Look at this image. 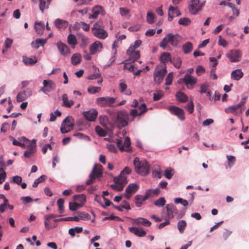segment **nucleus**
<instances>
[{"instance_id": "nucleus-1", "label": "nucleus", "mask_w": 249, "mask_h": 249, "mask_svg": "<svg viewBox=\"0 0 249 249\" xmlns=\"http://www.w3.org/2000/svg\"><path fill=\"white\" fill-rule=\"evenodd\" d=\"M180 36L178 35H173L172 33L168 34L160 42V47L166 49L168 47V44H170L173 47H177L180 41Z\"/></svg>"}, {"instance_id": "nucleus-2", "label": "nucleus", "mask_w": 249, "mask_h": 249, "mask_svg": "<svg viewBox=\"0 0 249 249\" xmlns=\"http://www.w3.org/2000/svg\"><path fill=\"white\" fill-rule=\"evenodd\" d=\"M134 165L136 171L142 176L147 175L149 172V165L145 160H140L138 157H136L134 161Z\"/></svg>"}, {"instance_id": "nucleus-3", "label": "nucleus", "mask_w": 249, "mask_h": 249, "mask_svg": "<svg viewBox=\"0 0 249 249\" xmlns=\"http://www.w3.org/2000/svg\"><path fill=\"white\" fill-rule=\"evenodd\" d=\"M115 115L116 118L114 121L119 127H124L128 124L129 114L126 111L119 110L115 113Z\"/></svg>"}, {"instance_id": "nucleus-4", "label": "nucleus", "mask_w": 249, "mask_h": 249, "mask_svg": "<svg viewBox=\"0 0 249 249\" xmlns=\"http://www.w3.org/2000/svg\"><path fill=\"white\" fill-rule=\"evenodd\" d=\"M74 126V120L71 116H67L61 124L60 130L62 133H66L71 130Z\"/></svg>"}, {"instance_id": "nucleus-5", "label": "nucleus", "mask_w": 249, "mask_h": 249, "mask_svg": "<svg viewBox=\"0 0 249 249\" xmlns=\"http://www.w3.org/2000/svg\"><path fill=\"white\" fill-rule=\"evenodd\" d=\"M116 98L106 96L97 98L96 99V103L101 107H113V104L115 102Z\"/></svg>"}, {"instance_id": "nucleus-6", "label": "nucleus", "mask_w": 249, "mask_h": 249, "mask_svg": "<svg viewBox=\"0 0 249 249\" xmlns=\"http://www.w3.org/2000/svg\"><path fill=\"white\" fill-rule=\"evenodd\" d=\"M205 2L200 3L199 0H191L189 3V10L192 15H196L201 11Z\"/></svg>"}, {"instance_id": "nucleus-7", "label": "nucleus", "mask_w": 249, "mask_h": 249, "mask_svg": "<svg viewBox=\"0 0 249 249\" xmlns=\"http://www.w3.org/2000/svg\"><path fill=\"white\" fill-rule=\"evenodd\" d=\"M167 215L169 219L173 218L175 215H177L178 219L181 218L184 215V213L178 214V211L177 207L173 204H168L166 206Z\"/></svg>"}, {"instance_id": "nucleus-8", "label": "nucleus", "mask_w": 249, "mask_h": 249, "mask_svg": "<svg viewBox=\"0 0 249 249\" xmlns=\"http://www.w3.org/2000/svg\"><path fill=\"white\" fill-rule=\"evenodd\" d=\"M114 182L115 183L110 185L111 188L118 191H121L124 189L127 181L125 178H121L117 177L114 178Z\"/></svg>"}, {"instance_id": "nucleus-9", "label": "nucleus", "mask_w": 249, "mask_h": 249, "mask_svg": "<svg viewBox=\"0 0 249 249\" xmlns=\"http://www.w3.org/2000/svg\"><path fill=\"white\" fill-rule=\"evenodd\" d=\"M167 72L166 67L162 68H157L155 70L154 73V81L155 83L159 84L163 80L165 73Z\"/></svg>"}, {"instance_id": "nucleus-10", "label": "nucleus", "mask_w": 249, "mask_h": 249, "mask_svg": "<svg viewBox=\"0 0 249 249\" xmlns=\"http://www.w3.org/2000/svg\"><path fill=\"white\" fill-rule=\"evenodd\" d=\"M168 110L172 114L177 116L181 121L185 120V112L183 109L175 106H171L168 107Z\"/></svg>"}, {"instance_id": "nucleus-11", "label": "nucleus", "mask_w": 249, "mask_h": 249, "mask_svg": "<svg viewBox=\"0 0 249 249\" xmlns=\"http://www.w3.org/2000/svg\"><path fill=\"white\" fill-rule=\"evenodd\" d=\"M241 52L237 50H230L226 54L227 57L229 59L231 62H239L241 57Z\"/></svg>"}, {"instance_id": "nucleus-12", "label": "nucleus", "mask_w": 249, "mask_h": 249, "mask_svg": "<svg viewBox=\"0 0 249 249\" xmlns=\"http://www.w3.org/2000/svg\"><path fill=\"white\" fill-rule=\"evenodd\" d=\"M97 164H94L92 171L89 175V178L86 182L87 185L91 184L94 182L96 178H97L102 175V171H100V169L97 170Z\"/></svg>"}, {"instance_id": "nucleus-13", "label": "nucleus", "mask_w": 249, "mask_h": 249, "mask_svg": "<svg viewBox=\"0 0 249 249\" xmlns=\"http://www.w3.org/2000/svg\"><path fill=\"white\" fill-rule=\"evenodd\" d=\"M91 14H89V18L96 19L98 18L99 14L105 15L106 12L103 7L97 5H95L91 9Z\"/></svg>"}, {"instance_id": "nucleus-14", "label": "nucleus", "mask_w": 249, "mask_h": 249, "mask_svg": "<svg viewBox=\"0 0 249 249\" xmlns=\"http://www.w3.org/2000/svg\"><path fill=\"white\" fill-rule=\"evenodd\" d=\"M180 81H182L184 82L187 88L190 89H192L193 88L194 85L196 83V79L190 75V74L187 73L183 78L180 79Z\"/></svg>"}, {"instance_id": "nucleus-15", "label": "nucleus", "mask_w": 249, "mask_h": 249, "mask_svg": "<svg viewBox=\"0 0 249 249\" xmlns=\"http://www.w3.org/2000/svg\"><path fill=\"white\" fill-rule=\"evenodd\" d=\"M83 115L87 120L94 122L97 117L98 111L95 109H91L89 111H84Z\"/></svg>"}, {"instance_id": "nucleus-16", "label": "nucleus", "mask_w": 249, "mask_h": 249, "mask_svg": "<svg viewBox=\"0 0 249 249\" xmlns=\"http://www.w3.org/2000/svg\"><path fill=\"white\" fill-rule=\"evenodd\" d=\"M126 53L129 57V61H132L133 63L140 57V51H135L132 47H129Z\"/></svg>"}, {"instance_id": "nucleus-17", "label": "nucleus", "mask_w": 249, "mask_h": 249, "mask_svg": "<svg viewBox=\"0 0 249 249\" xmlns=\"http://www.w3.org/2000/svg\"><path fill=\"white\" fill-rule=\"evenodd\" d=\"M168 18L169 21H171L175 17H178L181 15V13L177 7L170 6L168 9Z\"/></svg>"}, {"instance_id": "nucleus-18", "label": "nucleus", "mask_w": 249, "mask_h": 249, "mask_svg": "<svg viewBox=\"0 0 249 249\" xmlns=\"http://www.w3.org/2000/svg\"><path fill=\"white\" fill-rule=\"evenodd\" d=\"M57 46L59 52L63 55L66 56L71 53V50L66 44L59 41L57 43Z\"/></svg>"}, {"instance_id": "nucleus-19", "label": "nucleus", "mask_w": 249, "mask_h": 249, "mask_svg": "<svg viewBox=\"0 0 249 249\" xmlns=\"http://www.w3.org/2000/svg\"><path fill=\"white\" fill-rule=\"evenodd\" d=\"M32 94L30 89H27L22 92L18 93L17 96V101L18 102H22L31 96Z\"/></svg>"}, {"instance_id": "nucleus-20", "label": "nucleus", "mask_w": 249, "mask_h": 249, "mask_svg": "<svg viewBox=\"0 0 249 249\" xmlns=\"http://www.w3.org/2000/svg\"><path fill=\"white\" fill-rule=\"evenodd\" d=\"M130 140L129 137H126L124 139V145H122V141H119L117 142V145L119 147L120 150L121 151H131L130 148Z\"/></svg>"}, {"instance_id": "nucleus-21", "label": "nucleus", "mask_w": 249, "mask_h": 249, "mask_svg": "<svg viewBox=\"0 0 249 249\" xmlns=\"http://www.w3.org/2000/svg\"><path fill=\"white\" fill-rule=\"evenodd\" d=\"M30 143L26 145L27 149L25 151L24 156H28L30 154H34L36 150V141L33 140L32 141L29 140Z\"/></svg>"}, {"instance_id": "nucleus-22", "label": "nucleus", "mask_w": 249, "mask_h": 249, "mask_svg": "<svg viewBox=\"0 0 249 249\" xmlns=\"http://www.w3.org/2000/svg\"><path fill=\"white\" fill-rule=\"evenodd\" d=\"M244 108H239L237 105L230 106L225 109V111L227 113H231L235 116H238L244 110Z\"/></svg>"}, {"instance_id": "nucleus-23", "label": "nucleus", "mask_w": 249, "mask_h": 249, "mask_svg": "<svg viewBox=\"0 0 249 249\" xmlns=\"http://www.w3.org/2000/svg\"><path fill=\"white\" fill-rule=\"evenodd\" d=\"M128 229L131 233L140 237H144L146 234V232L142 228L132 227H129Z\"/></svg>"}, {"instance_id": "nucleus-24", "label": "nucleus", "mask_w": 249, "mask_h": 249, "mask_svg": "<svg viewBox=\"0 0 249 249\" xmlns=\"http://www.w3.org/2000/svg\"><path fill=\"white\" fill-rule=\"evenodd\" d=\"M103 48L101 42L96 41L92 43L90 46V52L92 54H95L97 52H99Z\"/></svg>"}, {"instance_id": "nucleus-25", "label": "nucleus", "mask_w": 249, "mask_h": 249, "mask_svg": "<svg viewBox=\"0 0 249 249\" xmlns=\"http://www.w3.org/2000/svg\"><path fill=\"white\" fill-rule=\"evenodd\" d=\"M91 31L93 35L99 38L104 39L107 36V33L104 29H99Z\"/></svg>"}, {"instance_id": "nucleus-26", "label": "nucleus", "mask_w": 249, "mask_h": 249, "mask_svg": "<svg viewBox=\"0 0 249 249\" xmlns=\"http://www.w3.org/2000/svg\"><path fill=\"white\" fill-rule=\"evenodd\" d=\"M132 220L135 224L142 225L145 227H149L151 225V222L149 220L143 217H139L133 219Z\"/></svg>"}, {"instance_id": "nucleus-27", "label": "nucleus", "mask_w": 249, "mask_h": 249, "mask_svg": "<svg viewBox=\"0 0 249 249\" xmlns=\"http://www.w3.org/2000/svg\"><path fill=\"white\" fill-rule=\"evenodd\" d=\"M54 24L56 27L59 30H64L68 27L69 24L66 20L57 18L54 21Z\"/></svg>"}, {"instance_id": "nucleus-28", "label": "nucleus", "mask_w": 249, "mask_h": 249, "mask_svg": "<svg viewBox=\"0 0 249 249\" xmlns=\"http://www.w3.org/2000/svg\"><path fill=\"white\" fill-rule=\"evenodd\" d=\"M139 188V185L136 183H130L126 188L125 193L132 194L136 193Z\"/></svg>"}, {"instance_id": "nucleus-29", "label": "nucleus", "mask_w": 249, "mask_h": 249, "mask_svg": "<svg viewBox=\"0 0 249 249\" xmlns=\"http://www.w3.org/2000/svg\"><path fill=\"white\" fill-rule=\"evenodd\" d=\"M244 73L241 69H236L232 71L231 78L234 80H239L243 77Z\"/></svg>"}, {"instance_id": "nucleus-30", "label": "nucleus", "mask_w": 249, "mask_h": 249, "mask_svg": "<svg viewBox=\"0 0 249 249\" xmlns=\"http://www.w3.org/2000/svg\"><path fill=\"white\" fill-rule=\"evenodd\" d=\"M46 39L37 38L31 43L33 48L37 49L40 46H43L46 43Z\"/></svg>"}, {"instance_id": "nucleus-31", "label": "nucleus", "mask_w": 249, "mask_h": 249, "mask_svg": "<svg viewBox=\"0 0 249 249\" xmlns=\"http://www.w3.org/2000/svg\"><path fill=\"white\" fill-rule=\"evenodd\" d=\"M100 124L101 125L107 128V125H109L112 127V124L109 122L108 118L106 115H101L99 117Z\"/></svg>"}, {"instance_id": "nucleus-32", "label": "nucleus", "mask_w": 249, "mask_h": 249, "mask_svg": "<svg viewBox=\"0 0 249 249\" xmlns=\"http://www.w3.org/2000/svg\"><path fill=\"white\" fill-rule=\"evenodd\" d=\"M62 99L63 101V106L71 107L74 105V101L71 100H69L67 94H64L62 95Z\"/></svg>"}, {"instance_id": "nucleus-33", "label": "nucleus", "mask_w": 249, "mask_h": 249, "mask_svg": "<svg viewBox=\"0 0 249 249\" xmlns=\"http://www.w3.org/2000/svg\"><path fill=\"white\" fill-rule=\"evenodd\" d=\"M35 29L38 35H41L44 29V23L41 21H36L35 23Z\"/></svg>"}, {"instance_id": "nucleus-34", "label": "nucleus", "mask_w": 249, "mask_h": 249, "mask_svg": "<svg viewBox=\"0 0 249 249\" xmlns=\"http://www.w3.org/2000/svg\"><path fill=\"white\" fill-rule=\"evenodd\" d=\"M177 100L181 103H185L188 101V96L183 92L178 91L176 94Z\"/></svg>"}, {"instance_id": "nucleus-35", "label": "nucleus", "mask_w": 249, "mask_h": 249, "mask_svg": "<svg viewBox=\"0 0 249 249\" xmlns=\"http://www.w3.org/2000/svg\"><path fill=\"white\" fill-rule=\"evenodd\" d=\"M43 84L44 87L49 89L50 91L55 89L56 88L55 83L51 80H44L43 81Z\"/></svg>"}, {"instance_id": "nucleus-36", "label": "nucleus", "mask_w": 249, "mask_h": 249, "mask_svg": "<svg viewBox=\"0 0 249 249\" xmlns=\"http://www.w3.org/2000/svg\"><path fill=\"white\" fill-rule=\"evenodd\" d=\"M160 59L162 63H166L171 62L172 58L170 53L164 52L160 55Z\"/></svg>"}, {"instance_id": "nucleus-37", "label": "nucleus", "mask_w": 249, "mask_h": 249, "mask_svg": "<svg viewBox=\"0 0 249 249\" xmlns=\"http://www.w3.org/2000/svg\"><path fill=\"white\" fill-rule=\"evenodd\" d=\"M193 49V46L191 42H187L182 45V50L184 53H190Z\"/></svg>"}, {"instance_id": "nucleus-38", "label": "nucleus", "mask_w": 249, "mask_h": 249, "mask_svg": "<svg viewBox=\"0 0 249 249\" xmlns=\"http://www.w3.org/2000/svg\"><path fill=\"white\" fill-rule=\"evenodd\" d=\"M187 226L186 222L184 220H179L177 223V228L180 233H183Z\"/></svg>"}, {"instance_id": "nucleus-39", "label": "nucleus", "mask_w": 249, "mask_h": 249, "mask_svg": "<svg viewBox=\"0 0 249 249\" xmlns=\"http://www.w3.org/2000/svg\"><path fill=\"white\" fill-rule=\"evenodd\" d=\"M23 62L26 65H32L37 62V59L36 57L29 58L27 56H23Z\"/></svg>"}, {"instance_id": "nucleus-40", "label": "nucleus", "mask_w": 249, "mask_h": 249, "mask_svg": "<svg viewBox=\"0 0 249 249\" xmlns=\"http://www.w3.org/2000/svg\"><path fill=\"white\" fill-rule=\"evenodd\" d=\"M81 60V56L79 53H74L71 56V62L73 65H76L79 64Z\"/></svg>"}, {"instance_id": "nucleus-41", "label": "nucleus", "mask_w": 249, "mask_h": 249, "mask_svg": "<svg viewBox=\"0 0 249 249\" xmlns=\"http://www.w3.org/2000/svg\"><path fill=\"white\" fill-rule=\"evenodd\" d=\"M73 199L74 200H77L78 201L80 202L81 204L82 205L85 203L86 201V196L84 194L74 195L73 196Z\"/></svg>"}, {"instance_id": "nucleus-42", "label": "nucleus", "mask_w": 249, "mask_h": 249, "mask_svg": "<svg viewBox=\"0 0 249 249\" xmlns=\"http://www.w3.org/2000/svg\"><path fill=\"white\" fill-rule=\"evenodd\" d=\"M171 63L173 64L175 68L179 69L181 66L182 60L179 57H174L173 59H171Z\"/></svg>"}, {"instance_id": "nucleus-43", "label": "nucleus", "mask_w": 249, "mask_h": 249, "mask_svg": "<svg viewBox=\"0 0 249 249\" xmlns=\"http://www.w3.org/2000/svg\"><path fill=\"white\" fill-rule=\"evenodd\" d=\"M144 196H142V195H138L135 196V204L136 205L140 207L142 206L143 202L146 200H144Z\"/></svg>"}, {"instance_id": "nucleus-44", "label": "nucleus", "mask_w": 249, "mask_h": 249, "mask_svg": "<svg viewBox=\"0 0 249 249\" xmlns=\"http://www.w3.org/2000/svg\"><path fill=\"white\" fill-rule=\"evenodd\" d=\"M62 221H75L76 222H78L79 221V217H77V216H73V217H67L65 218H61L59 219H55L54 220V221L55 222H60Z\"/></svg>"}, {"instance_id": "nucleus-45", "label": "nucleus", "mask_w": 249, "mask_h": 249, "mask_svg": "<svg viewBox=\"0 0 249 249\" xmlns=\"http://www.w3.org/2000/svg\"><path fill=\"white\" fill-rule=\"evenodd\" d=\"M67 41L69 44L72 45L74 47L77 44V40L75 35L73 34H70L67 38Z\"/></svg>"}, {"instance_id": "nucleus-46", "label": "nucleus", "mask_w": 249, "mask_h": 249, "mask_svg": "<svg viewBox=\"0 0 249 249\" xmlns=\"http://www.w3.org/2000/svg\"><path fill=\"white\" fill-rule=\"evenodd\" d=\"M56 216L57 215L54 214H50L45 216L44 225L47 230H49L50 228V226L48 221L50 219L56 217Z\"/></svg>"}, {"instance_id": "nucleus-47", "label": "nucleus", "mask_w": 249, "mask_h": 249, "mask_svg": "<svg viewBox=\"0 0 249 249\" xmlns=\"http://www.w3.org/2000/svg\"><path fill=\"white\" fill-rule=\"evenodd\" d=\"M29 143V140L25 137H22L19 139V142L18 146L21 147H26V145Z\"/></svg>"}, {"instance_id": "nucleus-48", "label": "nucleus", "mask_w": 249, "mask_h": 249, "mask_svg": "<svg viewBox=\"0 0 249 249\" xmlns=\"http://www.w3.org/2000/svg\"><path fill=\"white\" fill-rule=\"evenodd\" d=\"M131 172V170L129 168L125 167L124 170L121 171L120 175L118 177H119L121 178H124L127 179L126 175L130 174Z\"/></svg>"}, {"instance_id": "nucleus-49", "label": "nucleus", "mask_w": 249, "mask_h": 249, "mask_svg": "<svg viewBox=\"0 0 249 249\" xmlns=\"http://www.w3.org/2000/svg\"><path fill=\"white\" fill-rule=\"evenodd\" d=\"M82 205L76 202H70L69 203V209L71 211H76L78 209L81 208Z\"/></svg>"}, {"instance_id": "nucleus-50", "label": "nucleus", "mask_w": 249, "mask_h": 249, "mask_svg": "<svg viewBox=\"0 0 249 249\" xmlns=\"http://www.w3.org/2000/svg\"><path fill=\"white\" fill-rule=\"evenodd\" d=\"M166 203L165 198L163 197H160L158 199L154 202V205L159 207H163Z\"/></svg>"}, {"instance_id": "nucleus-51", "label": "nucleus", "mask_w": 249, "mask_h": 249, "mask_svg": "<svg viewBox=\"0 0 249 249\" xmlns=\"http://www.w3.org/2000/svg\"><path fill=\"white\" fill-rule=\"evenodd\" d=\"M77 214H78L77 217H79V219H81L82 220H89L90 218V215L84 212H78Z\"/></svg>"}, {"instance_id": "nucleus-52", "label": "nucleus", "mask_w": 249, "mask_h": 249, "mask_svg": "<svg viewBox=\"0 0 249 249\" xmlns=\"http://www.w3.org/2000/svg\"><path fill=\"white\" fill-rule=\"evenodd\" d=\"M104 26L103 24V22L101 20H99L97 22H96L93 27L91 28V31L99 29H104Z\"/></svg>"}, {"instance_id": "nucleus-53", "label": "nucleus", "mask_w": 249, "mask_h": 249, "mask_svg": "<svg viewBox=\"0 0 249 249\" xmlns=\"http://www.w3.org/2000/svg\"><path fill=\"white\" fill-rule=\"evenodd\" d=\"M95 130L96 133L101 137H105L107 135V132L100 126H96Z\"/></svg>"}, {"instance_id": "nucleus-54", "label": "nucleus", "mask_w": 249, "mask_h": 249, "mask_svg": "<svg viewBox=\"0 0 249 249\" xmlns=\"http://www.w3.org/2000/svg\"><path fill=\"white\" fill-rule=\"evenodd\" d=\"M64 200L63 198H59L57 201V204L58 207V211L60 213H64Z\"/></svg>"}, {"instance_id": "nucleus-55", "label": "nucleus", "mask_w": 249, "mask_h": 249, "mask_svg": "<svg viewBox=\"0 0 249 249\" xmlns=\"http://www.w3.org/2000/svg\"><path fill=\"white\" fill-rule=\"evenodd\" d=\"M47 178V176L46 175H41L39 178L36 179L33 183L32 186L33 187H36L37 186L38 184L41 182L43 181Z\"/></svg>"}, {"instance_id": "nucleus-56", "label": "nucleus", "mask_w": 249, "mask_h": 249, "mask_svg": "<svg viewBox=\"0 0 249 249\" xmlns=\"http://www.w3.org/2000/svg\"><path fill=\"white\" fill-rule=\"evenodd\" d=\"M178 23L180 25L188 26L190 24L191 20L187 18H182L179 19Z\"/></svg>"}, {"instance_id": "nucleus-57", "label": "nucleus", "mask_w": 249, "mask_h": 249, "mask_svg": "<svg viewBox=\"0 0 249 249\" xmlns=\"http://www.w3.org/2000/svg\"><path fill=\"white\" fill-rule=\"evenodd\" d=\"M174 174V170L172 168H168L164 171V176L168 179H171Z\"/></svg>"}, {"instance_id": "nucleus-58", "label": "nucleus", "mask_w": 249, "mask_h": 249, "mask_svg": "<svg viewBox=\"0 0 249 249\" xmlns=\"http://www.w3.org/2000/svg\"><path fill=\"white\" fill-rule=\"evenodd\" d=\"M22 178L21 177L18 176H16L11 178V183H16L18 185H20L22 182Z\"/></svg>"}, {"instance_id": "nucleus-59", "label": "nucleus", "mask_w": 249, "mask_h": 249, "mask_svg": "<svg viewBox=\"0 0 249 249\" xmlns=\"http://www.w3.org/2000/svg\"><path fill=\"white\" fill-rule=\"evenodd\" d=\"M6 178V173L4 171L3 167L0 168V184L4 181Z\"/></svg>"}, {"instance_id": "nucleus-60", "label": "nucleus", "mask_w": 249, "mask_h": 249, "mask_svg": "<svg viewBox=\"0 0 249 249\" xmlns=\"http://www.w3.org/2000/svg\"><path fill=\"white\" fill-rule=\"evenodd\" d=\"M163 92L162 91H159L156 93H154L153 95V100L156 101L160 100L163 97Z\"/></svg>"}, {"instance_id": "nucleus-61", "label": "nucleus", "mask_w": 249, "mask_h": 249, "mask_svg": "<svg viewBox=\"0 0 249 249\" xmlns=\"http://www.w3.org/2000/svg\"><path fill=\"white\" fill-rule=\"evenodd\" d=\"M20 200H22L23 203L24 205L31 203L34 201V199L31 197L29 196H22L20 198Z\"/></svg>"}, {"instance_id": "nucleus-62", "label": "nucleus", "mask_w": 249, "mask_h": 249, "mask_svg": "<svg viewBox=\"0 0 249 249\" xmlns=\"http://www.w3.org/2000/svg\"><path fill=\"white\" fill-rule=\"evenodd\" d=\"M101 89L100 87H95L94 86H90L88 89V91L91 94H94L98 92Z\"/></svg>"}, {"instance_id": "nucleus-63", "label": "nucleus", "mask_w": 249, "mask_h": 249, "mask_svg": "<svg viewBox=\"0 0 249 249\" xmlns=\"http://www.w3.org/2000/svg\"><path fill=\"white\" fill-rule=\"evenodd\" d=\"M155 16L153 14L148 12L147 14L146 19L147 21L149 24H152L154 22Z\"/></svg>"}, {"instance_id": "nucleus-64", "label": "nucleus", "mask_w": 249, "mask_h": 249, "mask_svg": "<svg viewBox=\"0 0 249 249\" xmlns=\"http://www.w3.org/2000/svg\"><path fill=\"white\" fill-rule=\"evenodd\" d=\"M120 82L119 90L121 92L123 93L124 92V91L126 89L127 86L126 84L124 82V80H121Z\"/></svg>"}]
</instances>
